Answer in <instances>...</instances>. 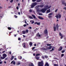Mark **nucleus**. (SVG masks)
Masks as SVG:
<instances>
[{"instance_id":"obj_20","label":"nucleus","mask_w":66,"mask_h":66,"mask_svg":"<svg viewBox=\"0 0 66 66\" xmlns=\"http://www.w3.org/2000/svg\"><path fill=\"white\" fill-rule=\"evenodd\" d=\"M56 29L57 30H58L59 29V26H58V24H57L56 26Z\"/></svg>"},{"instance_id":"obj_17","label":"nucleus","mask_w":66,"mask_h":66,"mask_svg":"<svg viewBox=\"0 0 66 66\" xmlns=\"http://www.w3.org/2000/svg\"><path fill=\"white\" fill-rule=\"evenodd\" d=\"M25 45L26 43H23V47H24V48H26V46H25Z\"/></svg>"},{"instance_id":"obj_39","label":"nucleus","mask_w":66,"mask_h":66,"mask_svg":"<svg viewBox=\"0 0 66 66\" xmlns=\"http://www.w3.org/2000/svg\"><path fill=\"white\" fill-rule=\"evenodd\" d=\"M39 57H36V60H38V59H39Z\"/></svg>"},{"instance_id":"obj_29","label":"nucleus","mask_w":66,"mask_h":66,"mask_svg":"<svg viewBox=\"0 0 66 66\" xmlns=\"http://www.w3.org/2000/svg\"><path fill=\"white\" fill-rule=\"evenodd\" d=\"M54 31H56V27H54Z\"/></svg>"},{"instance_id":"obj_57","label":"nucleus","mask_w":66,"mask_h":66,"mask_svg":"<svg viewBox=\"0 0 66 66\" xmlns=\"http://www.w3.org/2000/svg\"><path fill=\"white\" fill-rule=\"evenodd\" d=\"M29 12H32V10H30Z\"/></svg>"},{"instance_id":"obj_37","label":"nucleus","mask_w":66,"mask_h":66,"mask_svg":"<svg viewBox=\"0 0 66 66\" xmlns=\"http://www.w3.org/2000/svg\"><path fill=\"white\" fill-rule=\"evenodd\" d=\"M23 34H24L26 33V31H23Z\"/></svg>"},{"instance_id":"obj_28","label":"nucleus","mask_w":66,"mask_h":66,"mask_svg":"<svg viewBox=\"0 0 66 66\" xmlns=\"http://www.w3.org/2000/svg\"><path fill=\"white\" fill-rule=\"evenodd\" d=\"M43 49L44 50H48V49L47 48H43Z\"/></svg>"},{"instance_id":"obj_23","label":"nucleus","mask_w":66,"mask_h":66,"mask_svg":"<svg viewBox=\"0 0 66 66\" xmlns=\"http://www.w3.org/2000/svg\"><path fill=\"white\" fill-rule=\"evenodd\" d=\"M42 1V0H37V2H39L40 1Z\"/></svg>"},{"instance_id":"obj_36","label":"nucleus","mask_w":66,"mask_h":66,"mask_svg":"<svg viewBox=\"0 0 66 66\" xmlns=\"http://www.w3.org/2000/svg\"><path fill=\"white\" fill-rule=\"evenodd\" d=\"M29 18L31 19H33V18L32 16H29Z\"/></svg>"},{"instance_id":"obj_21","label":"nucleus","mask_w":66,"mask_h":66,"mask_svg":"<svg viewBox=\"0 0 66 66\" xmlns=\"http://www.w3.org/2000/svg\"><path fill=\"white\" fill-rule=\"evenodd\" d=\"M50 9H49L47 11V13H50Z\"/></svg>"},{"instance_id":"obj_24","label":"nucleus","mask_w":66,"mask_h":66,"mask_svg":"<svg viewBox=\"0 0 66 66\" xmlns=\"http://www.w3.org/2000/svg\"><path fill=\"white\" fill-rule=\"evenodd\" d=\"M32 44H33V43H32V42H30L29 43V45L30 46H32Z\"/></svg>"},{"instance_id":"obj_31","label":"nucleus","mask_w":66,"mask_h":66,"mask_svg":"<svg viewBox=\"0 0 66 66\" xmlns=\"http://www.w3.org/2000/svg\"><path fill=\"white\" fill-rule=\"evenodd\" d=\"M48 17L49 18H51L52 17V16L48 15Z\"/></svg>"},{"instance_id":"obj_41","label":"nucleus","mask_w":66,"mask_h":66,"mask_svg":"<svg viewBox=\"0 0 66 66\" xmlns=\"http://www.w3.org/2000/svg\"><path fill=\"white\" fill-rule=\"evenodd\" d=\"M39 15H43V14H42L41 13H39Z\"/></svg>"},{"instance_id":"obj_11","label":"nucleus","mask_w":66,"mask_h":66,"mask_svg":"<svg viewBox=\"0 0 66 66\" xmlns=\"http://www.w3.org/2000/svg\"><path fill=\"white\" fill-rule=\"evenodd\" d=\"M12 63H13L14 65H15V61H13L11 62V64H12Z\"/></svg>"},{"instance_id":"obj_22","label":"nucleus","mask_w":66,"mask_h":66,"mask_svg":"<svg viewBox=\"0 0 66 66\" xmlns=\"http://www.w3.org/2000/svg\"><path fill=\"white\" fill-rule=\"evenodd\" d=\"M52 48V46H50L49 47H48L47 48L48 49H51Z\"/></svg>"},{"instance_id":"obj_54","label":"nucleus","mask_w":66,"mask_h":66,"mask_svg":"<svg viewBox=\"0 0 66 66\" xmlns=\"http://www.w3.org/2000/svg\"><path fill=\"white\" fill-rule=\"evenodd\" d=\"M42 59H45V57L44 56H42Z\"/></svg>"},{"instance_id":"obj_30","label":"nucleus","mask_w":66,"mask_h":66,"mask_svg":"<svg viewBox=\"0 0 66 66\" xmlns=\"http://www.w3.org/2000/svg\"><path fill=\"white\" fill-rule=\"evenodd\" d=\"M52 15H53V14L52 13H50L48 15V16H51Z\"/></svg>"},{"instance_id":"obj_61","label":"nucleus","mask_w":66,"mask_h":66,"mask_svg":"<svg viewBox=\"0 0 66 66\" xmlns=\"http://www.w3.org/2000/svg\"><path fill=\"white\" fill-rule=\"evenodd\" d=\"M29 28L30 29H32V27H29Z\"/></svg>"},{"instance_id":"obj_16","label":"nucleus","mask_w":66,"mask_h":66,"mask_svg":"<svg viewBox=\"0 0 66 66\" xmlns=\"http://www.w3.org/2000/svg\"><path fill=\"white\" fill-rule=\"evenodd\" d=\"M38 18L40 19H42V20L44 19L43 18V17H41L40 16H38Z\"/></svg>"},{"instance_id":"obj_49","label":"nucleus","mask_w":66,"mask_h":66,"mask_svg":"<svg viewBox=\"0 0 66 66\" xmlns=\"http://www.w3.org/2000/svg\"><path fill=\"white\" fill-rule=\"evenodd\" d=\"M36 0H32V1H33V2H35Z\"/></svg>"},{"instance_id":"obj_42","label":"nucleus","mask_w":66,"mask_h":66,"mask_svg":"<svg viewBox=\"0 0 66 66\" xmlns=\"http://www.w3.org/2000/svg\"><path fill=\"white\" fill-rule=\"evenodd\" d=\"M47 45L48 46H51V44H47Z\"/></svg>"},{"instance_id":"obj_5","label":"nucleus","mask_w":66,"mask_h":66,"mask_svg":"<svg viewBox=\"0 0 66 66\" xmlns=\"http://www.w3.org/2000/svg\"><path fill=\"white\" fill-rule=\"evenodd\" d=\"M46 8H43L41 9V12H42V13H45V12H46Z\"/></svg>"},{"instance_id":"obj_59","label":"nucleus","mask_w":66,"mask_h":66,"mask_svg":"<svg viewBox=\"0 0 66 66\" xmlns=\"http://www.w3.org/2000/svg\"><path fill=\"white\" fill-rule=\"evenodd\" d=\"M34 21H33L32 22H31V24H33V23H34Z\"/></svg>"},{"instance_id":"obj_9","label":"nucleus","mask_w":66,"mask_h":66,"mask_svg":"<svg viewBox=\"0 0 66 66\" xmlns=\"http://www.w3.org/2000/svg\"><path fill=\"white\" fill-rule=\"evenodd\" d=\"M32 16L34 18V19H37V18L36 17V16H35L34 15L32 14Z\"/></svg>"},{"instance_id":"obj_12","label":"nucleus","mask_w":66,"mask_h":66,"mask_svg":"<svg viewBox=\"0 0 66 66\" xmlns=\"http://www.w3.org/2000/svg\"><path fill=\"white\" fill-rule=\"evenodd\" d=\"M62 4H64L65 6H66V3H65L64 2H62Z\"/></svg>"},{"instance_id":"obj_45","label":"nucleus","mask_w":66,"mask_h":66,"mask_svg":"<svg viewBox=\"0 0 66 66\" xmlns=\"http://www.w3.org/2000/svg\"><path fill=\"white\" fill-rule=\"evenodd\" d=\"M27 26V25L26 24H25L23 25V27H26Z\"/></svg>"},{"instance_id":"obj_43","label":"nucleus","mask_w":66,"mask_h":66,"mask_svg":"<svg viewBox=\"0 0 66 66\" xmlns=\"http://www.w3.org/2000/svg\"><path fill=\"white\" fill-rule=\"evenodd\" d=\"M63 9L65 10H66V7H63Z\"/></svg>"},{"instance_id":"obj_7","label":"nucleus","mask_w":66,"mask_h":66,"mask_svg":"<svg viewBox=\"0 0 66 66\" xmlns=\"http://www.w3.org/2000/svg\"><path fill=\"white\" fill-rule=\"evenodd\" d=\"M59 35L61 37H60L61 39H62V38L63 37V35L62 34H61V32L59 33Z\"/></svg>"},{"instance_id":"obj_52","label":"nucleus","mask_w":66,"mask_h":66,"mask_svg":"<svg viewBox=\"0 0 66 66\" xmlns=\"http://www.w3.org/2000/svg\"><path fill=\"white\" fill-rule=\"evenodd\" d=\"M64 54H62L61 55V56L63 57V56H64Z\"/></svg>"},{"instance_id":"obj_15","label":"nucleus","mask_w":66,"mask_h":66,"mask_svg":"<svg viewBox=\"0 0 66 66\" xmlns=\"http://www.w3.org/2000/svg\"><path fill=\"white\" fill-rule=\"evenodd\" d=\"M44 32L45 34H47V33H48V31H47V30L45 29L44 31Z\"/></svg>"},{"instance_id":"obj_26","label":"nucleus","mask_w":66,"mask_h":66,"mask_svg":"<svg viewBox=\"0 0 66 66\" xmlns=\"http://www.w3.org/2000/svg\"><path fill=\"white\" fill-rule=\"evenodd\" d=\"M39 6V5H38L36 7V9H37V8H38Z\"/></svg>"},{"instance_id":"obj_13","label":"nucleus","mask_w":66,"mask_h":66,"mask_svg":"<svg viewBox=\"0 0 66 66\" xmlns=\"http://www.w3.org/2000/svg\"><path fill=\"white\" fill-rule=\"evenodd\" d=\"M41 11H42V10H40L38 8L37 9V12H41Z\"/></svg>"},{"instance_id":"obj_18","label":"nucleus","mask_w":66,"mask_h":66,"mask_svg":"<svg viewBox=\"0 0 66 66\" xmlns=\"http://www.w3.org/2000/svg\"><path fill=\"white\" fill-rule=\"evenodd\" d=\"M49 66V64L47 62H46L45 64V66Z\"/></svg>"},{"instance_id":"obj_64","label":"nucleus","mask_w":66,"mask_h":66,"mask_svg":"<svg viewBox=\"0 0 66 66\" xmlns=\"http://www.w3.org/2000/svg\"><path fill=\"white\" fill-rule=\"evenodd\" d=\"M23 37H26V36H25L24 35H23Z\"/></svg>"},{"instance_id":"obj_51","label":"nucleus","mask_w":66,"mask_h":66,"mask_svg":"<svg viewBox=\"0 0 66 66\" xmlns=\"http://www.w3.org/2000/svg\"><path fill=\"white\" fill-rule=\"evenodd\" d=\"M14 16L15 17V18H17V16L16 15H14Z\"/></svg>"},{"instance_id":"obj_60","label":"nucleus","mask_w":66,"mask_h":66,"mask_svg":"<svg viewBox=\"0 0 66 66\" xmlns=\"http://www.w3.org/2000/svg\"><path fill=\"white\" fill-rule=\"evenodd\" d=\"M21 38H19L18 39V40H20V39H21Z\"/></svg>"},{"instance_id":"obj_47","label":"nucleus","mask_w":66,"mask_h":66,"mask_svg":"<svg viewBox=\"0 0 66 66\" xmlns=\"http://www.w3.org/2000/svg\"><path fill=\"white\" fill-rule=\"evenodd\" d=\"M65 52V51L63 50L62 51V53H64V52Z\"/></svg>"},{"instance_id":"obj_4","label":"nucleus","mask_w":66,"mask_h":66,"mask_svg":"<svg viewBox=\"0 0 66 66\" xmlns=\"http://www.w3.org/2000/svg\"><path fill=\"white\" fill-rule=\"evenodd\" d=\"M57 18V19H58L59 18H61V15L60 14H59L57 15H56L55 16Z\"/></svg>"},{"instance_id":"obj_53","label":"nucleus","mask_w":66,"mask_h":66,"mask_svg":"<svg viewBox=\"0 0 66 66\" xmlns=\"http://www.w3.org/2000/svg\"><path fill=\"white\" fill-rule=\"evenodd\" d=\"M7 59H8V58H6L5 59V60H7Z\"/></svg>"},{"instance_id":"obj_1","label":"nucleus","mask_w":66,"mask_h":66,"mask_svg":"<svg viewBox=\"0 0 66 66\" xmlns=\"http://www.w3.org/2000/svg\"><path fill=\"white\" fill-rule=\"evenodd\" d=\"M37 4V3H32L31 5V8H33L34 7V6Z\"/></svg>"},{"instance_id":"obj_56","label":"nucleus","mask_w":66,"mask_h":66,"mask_svg":"<svg viewBox=\"0 0 66 66\" xmlns=\"http://www.w3.org/2000/svg\"><path fill=\"white\" fill-rule=\"evenodd\" d=\"M2 62H3L2 61H1V62H0V64H2Z\"/></svg>"},{"instance_id":"obj_33","label":"nucleus","mask_w":66,"mask_h":66,"mask_svg":"<svg viewBox=\"0 0 66 66\" xmlns=\"http://www.w3.org/2000/svg\"><path fill=\"white\" fill-rule=\"evenodd\" d=\"M40 55V54H36V56H39Z\"/></svg>"},{"instance_id":"obj_63","label":"nucleus","mask_w":66,"mask_h":66,"mask_svg":"<svg viewBox=\"0 0 66 66\" xmlns=\"http://www.w3.org/2000/svg\"><path fill=\"white\" fill-rule=\"evenodd\" d=\"M16 9H17V10H18V7H16Z\"/></svg>"},{"instance_id":"obj_25","label":"nucleus","mask_w":66,"mask_h":66,"mask_svg":"<svg viewBox=\"0 0 66 66\" xmlns=\"http://www.w3.org/2000/svg\"><path fill=\"white\" fill-rule=\"evenodd\" d=\"M14 56H12V57L11 58V60H13V59H14Z\"/></svg>"},{"instance_id":"obj_8","label":"nucleus","mask_w":66,"mask_h":66,"mask_svg":"<svg viewBox=\"0 0 66 66\" xmlns=\"http://www.w3.org/2000/svg\"><path fill=\"white\" fill-rule=\"evenodd\" d=\"M34 24H37V25H40V22H35L34 23Z\"/></svg>"},{"instance_id":"obj_38","label":"nucleus","mask_w":66,"mask_h":66,"mask_svg":"<svg viewBox=\"0 0 66 66\" xmlns=\"http://www.w3.org/2000/svg\"><path fill=\"white\" fill-rule=\"evenodd\" d=\"M45 57L46 58V59H47L48 57L46 55H45Z\"/></svg>"},{"instance_id":"obj_34","label":"nucleus","mask_w":66,"mask_h":66,"mask_svg":"<svg viewBox=\"0 0 66 66\" xmlns=\"http://www.w3.org/2000/svg\"><path fill=\"white\" fill-rule=\"evenodd\" d=\"M54 66H58V65L55 64H54Z\"/></svg>"},{"instance_id":"obj_58","label":"nucleus","mask_w":66,"mask_h":66,"mask_svg":"<svg viewBox=\"0 0 66 66\" xmlns=\"http://www.w3.org/2000/svg\"><path fill=\"white\" fill-rule=\"evenodd\" d=\"M18 14L19 15H20V12H19V13H18Z\"/></svg>"},{"instance_id":"obj_50","label":"nucleus","mask_w":66,"mask_h":66,"mask_svg":"<svg viewBox=\"0 0 66 66\" xmlns=\"http://www.w3.org/2000/svg\"><path fill=\"white\" fill-rule=\"evenodd\" d=\"M35 47H33V48H32V50H34V49H35Z\"/></svg>"},{"instance_id":"obj_44","label":"nucleus","mask_w":66,"mask_h":66,"mask_svg":"<svg viewBox=\"0 0 66 66\" xmlns=\"http://www.w3.org/2000/svg\"><path fill=\"white\" fill-rule=\"evenodd\" d=\"M28 32H29V31L28 30H26V33H28Z\"/></svg>"},{"instance_id":"obj_10","label":"nucleus","mask_w":66,"mask_h":66,"mask_svg":"<svg viewBox=\"0 0 66 66\" xmlns=\"http://www.w3.org/2000/svg\"><path fill=\"white\" fill-rule=\"evenodd\" d=\"M62 49H63V47L62 46H61L59 48L58 50V51H61L62 50Z\"/></svg>"},{"instance_id":"obj_6","label":"nucleus","mask_w":66,"mask_h":66,"mask_svg":"<svg viewBox=\"0 0 66 66\" xmlns=\"http://www.w3.org/2000/svg\"><path fill=\"white\" fill-rule=\"evenodd\" d=\"M51 6H48V5H46L45 6V9H46L47 10V9H50V8H51Z\"/></svg>"},{"instance_id":"obj_2","label":"nucleus","mask_w":66,"mask_h":66,"mask_svg":"<svg viewBox=\"0 0 66 66\" xmlns=\"http://www.w3.org/2000/svg\"><path fill=\"white\" fill-rule=\"evenodd\" d=\"M44 63H43V61H41V62H39L38 63V66H44Z\"/></svg>"},{"instance_id":"obj_48","label":"nucleus","mask_w":66,"mask_h":66,"mask_svg":"<svg viewBox=\"0 0 66 66\" xmlns=\"http://www.w3.org/2000/svg\"><path fill=\"white\" fill-rule=\"evenodd\" d=\"M57 9H56V10L55 11V12L56 13L57 12Z\"/></svg>"},{"instance_id":"obj_35","label":"nucleus","mask_w":66,"mask_h":66,"mask_svg":"<svg viewBox=\"0 0 66 66\" xmlns=\"http://www.w3.org/2000/svg\"><path fill=\"white\" fill-rule=\"evenodd\" d=\"M12 28L11 27H8V30H11Z\"/></svg>"},{"instance_id":"obj_32","label":"nucleus","mask_w":66,"mask_h":66,"mask_svg":"<svg viewBox=\"0 0 66 66\" xmlns=\"http://www.w3.org/2000/svg\"><path fill=\"white\" fill-rule=\"evenodd\" d=\"M44 5H42L39 6L40 7H43L44 6Z\"/></svg>"},{"instance_id":"obj_40","label":"nucleus","mask_w":66,"mask_h":66,"mask_svg":"<svg viewBox=\"0 0 66 66\" xmlns=\"http://www.w3.org/2000/svg\"><path fill=\"white\" fill-rule=\"evenodd\" d=\"M54 50V48H52L51 50H50V51L51 52L52 51H53Z\"/></svg>"},{"instance_id":"obj_27","label":"nucleus","mask_w":66,"mask_h":66,"mask_svg":"<svg viewBox=\"0 0 66 66\" xmlns=\"http://www.w3.org/2000/svg\"><path fill=\"white\" fill-rule=\"evenodd\" d=\"M19 59H20V60H21V59H22V57L20 56L19 57Z\"/></svg>"},{"instance_id":"obj_19","label":"nucleus","mask_w":66,"mask_h":66,"mask_svg":"<svg viewBox=\"0 0 66 66\" xmlns=\"http://www.w3.org/2000/svg\"><path fill=\"white\" fill-rule=\"evenodd\" d=\"M39 33H38V34H37V36H38V37H40V34H39Z\"/></svg>"},{"instance_id":"obj_3","label":"nucleus","mask_w":66,"mask_h":66,"mask_svg":"<svg viewBox=\"0 0 66 66\" xmlns=\"http://www.w3.org/2000/svg\"><path fill=\"white\" fill-rule=\"evenodd\" d=\"M3 57H1V58L2 59V60H3V59H4L6 56H7V55L5 54H3Z\"/></svg>"},{"instance_id":"obj_46","label":"nucleus","mask_w":66,"mask_h":66,"mask_svg":"<svg viewBox=\"0 0 66 66\" xmlns=\"http://www.w3.org/2000/svg\"><path fill=\"white\" fill-rule=\"evenodd\" d=\"M13 0H11V1H10V2H11V3H12V2H13Z\"/></svg>"},{"instance_id":"obj_14","label":"nucleus","mask_w":66,"mask_h":66,"mask_svg":"<svg viewBox=\"0 0 66 66\" xmlns=\"http://www.w3.org/2000/svg\"><path fill=\"white\" fill-rule=\"evenodd\" d=\"M16 64L17 65H20V63L19 62H17L16 63Z\"/></svg>"},{"instance_id":"obj_55","label":"nucleus","mask_w":66,"mask_h":66,"mask_svg":"<svg viewBox=\"0 0 66 66\" xmlns=\"http://www.w3.org/2000/svg\"><path fill=\"white\" fill-rule=\"evenodd\" d=\"M24 22H25V23H26V24H27V22L26 21H25Z\"/></svg>"},{"instance_id":"obj_62","label":"nucleus","mask_w":66,"mask_h":66,"mask_svg":"<svg viewBox=\"0 0 66 66\" xmlns=\"http://www.w3.org/2000/svg\"><path fill=\"white\" fill-rule=\"evenodd\" d=\"M34 46H36V44H35L34 45Z\"/></svg>"}]
</instances>
